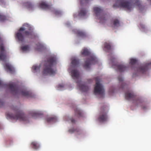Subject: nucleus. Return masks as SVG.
I'll return each mask as SVG.
<instances>
[{"mask_svg":"<svg viewBox=\"0 0 151 151\" xmlns=\"http://www.w3.org/2000/svg\"><path fill=\"white\" fill-rule=\"evenodd\" d=\"M56 63V59L54 57H50L47 59L45 62L42 71L43 75H54L56 73V69L52 68L54 64Z\"/></svg>","mask_w":151,"mask_h":151,"instance_id":"nucleus-1","label":"nucleus"},{"mask_svg":"<svg viewBox=\"0 0 151 151\" xmlns=\"http://www.w3.org/2000/svg\"><path fill=\"white\" fill-rule=\"evenodd\" d=\"M129 2L124 0H116L113 6L114 7H121L130 11L132 8V3H134L135 5L138 6L140 9L142 6L139 0H129Z\"/></svg>","mask_w":151,"mask_h":151,"instance_id":"nucleus-2","label":"nucleus"},{"mask_svg":"<svg viewBox=\"0 0 151 151\" xmlns=\"http://www.w3.org/2000/svg\"><path fill=\"white\" fill-rule=\"evenodd\" d=\"M12 111L14 114L7 113L6 115L9 118L14 120H19L20 121H26L27 117L25 116L22 111L17 106H13L12 108Z\"/></svg>","mask_w":151,"mask_h":151,"instance_id":"nucleus-3","label":"nucleus"},{"mask_svg":"<svg viewBox=\"0 0 151 151\" xmlns=\"http://www.w3.org/2000/svg\"><path fill=\"white\" fill-rule=\"evenodd\" d=\"M5 85L4 84L3 82L0 80V86H3ZM6 85L9 87L13 94H17L21 93L23 96L28 97H31L32 96L30 92L25 90H21L15 85L12 83Z\"/></svg>","mask_w":151,"mask_h":151,"instance_id":"nucleus-4","label":"nucleus"},{"mask_svg":"<svg viewBox=\"0 0 151 151\" xmlns=\"http://www.w3.org/2000/svg\"><path fill=\"white\" fill-rule=\"evenodd\" d=\"M24 27H21L19 30V32L16 34V37L19 41L23 42L24 40V36L32 39L35 37L36 36L32 32L25 31Z\"/></svg>","mask_w":151,"mask_h":151,"instance_id":"nucleus-5","label":"nucleus"},{"mask_svg":"<svg viewBox=\"0 0 151 151\" xmlns=\"http://www.w3.org/2000/svg\"><path fill=\"white\" fill-rule=\"evenodd\" d=\"M100 78L97 77L95 78L96 85L94 89V93L96 95L98 94L103 97L104 95V90L102 85L100 83Z\"/></svg>","mask_w":151,"mask_h":151,"instance_id":"nucleus-6","label":"nucleus"},{"mask_svg":"<svg viewBox=\"0 0 151 151\" xmlns=\"http://www.w3.org/2000/svg\"><path fill=\"white\" fill-rule=\"evenodd\" d=\"M108 110V108L106 106H104L101 108L98 118V120L99 122H104L107 121L108 119L107 114Z\"/></svg>","mask_w":151,"mask_h":151,"instance_id":"nucleus-7","label":"nucleus"},{"mask_svg":"<svg viewBox=\"0 0 151 151\" xmlns=\"http://www.w3.org/2000/svg\"><path fill=\"white\" fill-rule=\"evenodd\" d=\"M151 66V63L147 64L144 65L139 66L135 68L134 70L136 74L134 73L133 76H137L138 73H143L145 72L149 68H150V66Z\"/></svg>","mask_w":151,"mask_h":151,"instance_id":"nucleus-8","label":"nucleus"},{"mask_svg":"<svg viewBox=\"0 0 151 151\" xmlns=\"http://www.w3.org/2000/svg\"><path fill=\"white\" fill-rule=\"evenodd\" d=\"M93 9L97 18L100 20L101 22H103L106 20V15L104 14L103 11L102 10L97 7H94Z\"/></svg>","mask_w":151,"mask_h":151,"instance_id":"nucleus-9","label":"nucleus"},{"mask_svg":"<svg viewBox=\"0 0 151 151\" xmlns=\"http://www.w3.org/2000/svg\"><path fill=\"white\" fill-rule=\"evenodd\" d=\"M125 99L128 100H134L136 99V103L137 105L142 103V101L139 99H137L136 96L132 92L128 91L126 93L125 95Z\"/></svg>","mask_w":151,"mask_h":151,"instance_id":"nucleus-10","label":"nucleus"},{"mask_svg":"<svg viewBox=\"0 0 151 151\" xmlns=\"http://www.w3.org/2000/svg\"><path fill=\"white\" fill-rule=\"evenodd\" d=\"M96 61V58L93 56H91L85 61V65H84V68H86L89 67L90 65L94 63Z\"/></svg>","mask_w":151,"mask_h":151,"instance_id":"nucleus-11","label":"nucleus"},{"mask_svg":"<svg viewBox=\"0 0 151 151\" xmlns=\"http://www.w3.org/2000/svg\"><path fill=\"white\" fill-rule=\"evenodd\" d=\"M81 81H78L76 82L80 90L83 92H86L88 91L89 89L88 86L84 84H81Z\"/></svg>","mask_w":151,"mask_h":151,"instance_id":"nucleus-12","label":"nucleus"},{"mask_svg":"<svg viewBox=\"0 0 151 151\" xmlns=\"http://www.w3.org/2000/svg\"><path fill=\"white\" fill-rule=\"evenodd\" d=\"M0 50L1 51V53L0 54V60L4 61L6 58V56L5 47L2 43L0 45Z\"/></svg>","mask_w":151,"mask_h":151,"instance_id":"nucleus-13","label":"nucleus"},{"mask_svg":"<svg viewBox=\"0 0 151 151\" xmlns=\"http://www.w3.org/2000/svg\"><path fill=\"white\" fill-rule=\"evenodd\" d=\"M40 8L45 9H48L50 8L51 5L48 4L45 2H42L40 4Z\"/></svg>","mask_w":151,"mask_h":151,"instance_id":"nucleus-14","label":"nucleus"},{"mask_svg":"<svg viewBox=\"0 0 151 151\" xmlns=\"http://www.w3.org/2000/svg\"><path fill=\"white\" fill-rule=\"evenodd\" d=\"M72 76L74 79H78L79 78V72L77 70H73L71 71Z\"/></svg>","mask_w":151,"mask_h":151,"instance_id":"nucleus-15","label":"nucleus"},{"mask_svg":"<svg viewBox=\"0 0 151 151\" xmlns=\"http://www.w3.org/2000/svg\"><path fill=\"white\" fill-rule=\"evenodd\" d=\"M75 33L79 37H84L86 36V33L85 32L79 30H75L74 31Z\"/></svg>","mask_w":151,"mask_h":151,"instance_id":"nucleus-16","label":"nucleus"},{"mask_svg":"<svg viewBox=\"0 0 151 151\" xmlns=\"http://www.w3.org/2000/svg\"><path fill=\"white\" fill-rule=\"evenodd\" d=\"M4 67L7 70H8L11 73H13L14 72V68L9 63L5 64Z\"/></svg>","mask_w":151,"mask_h":151,"instance_id":"nucleus-17","label":"nucleus"},{"mask_svg":"<svg viewBox=\"0 0 151 151\" xmlns=\"http://www.w3.org/2000/svg\"><path fill=\"white\" fill-rule=\"evenodd\" d=\"M29 115L33 117L37 116L42 115V114L39 111H31L29 112Z\"/></svg>","mask_w":151,"mask_h":151,"instance_id":"nucleus-18","label":"nucleus"},{"mask_svg":"<svg viewBox=\"0 0 151 151\" xmlns=\"http://www.w3.org/2000/svg\"><path fill=\"white\" fill-rule=\"evenodd\" d=\"M117 68L118 71L120 72H122L126 70L127 68L123 65H119L117 66Z\"/></svg>","mask_w":151,"mask_h":151,"instance_id":"nucleus-19","label":"nucleus"},{"mask_svg":"<svg viewBox=\"0 0 151 151\" xmlns=\"http://www.w3.org/2000/svg\"><path fill=\"white\" fill-rule=\"evenodd\" d=\"M119 83L121 84L120 88H124L126 85V83L123 81V78L121 76H119L118 78Z\"/></svg>","mask_w":151,"mask_h":151,"instance_id":"nucleus-20","label":"nucleus"},{"mask_svg":"<svg viewBox=\"0 0 151 151\" xmlns=\"http://www.w3.org/2000/svg\"><path fill=\"white\" fill-rule=\"evenodd\" d=\"M81 53L83 55L88 56L91 53L87 49L85 48L82 50Z\"/></svg>","mask_w":151,"mask_h":151,"instance_id":"nucleus-21","label":"nucleus"},{"mask_svg":"<svg viewBox=\"0 0 151 151\" xmlns=\"http://www.w3.org/2000/svg\"><path fill=\"white\" fill-rule=\"evenodd\" d=\"M105 48L107 50H111L112 45L109 42H106L104 44Z\"/></svg>","mask_w":151,"mask_h":151,"instance_id":"nucleus-22","label":"nucleus"},{"mask_svg":"<svg viewBox=\"0 0 151 151\" xmlns=\"http://www.w3.org/2000/svg\"><path fill=\"white\" fill-rule=\"evenodd\" d=\"M120 25L119 20L118 19H115L113 22V26L114 27H117Z\"/></svg>","mask_w":151,"mask_h":151,"instance_id":"nucleus-23","label":"nucleus"},{"mask_svg":"<svg viewBox=\"0 0 151 151\" xmlns=\"http://www.w3.org/2000/svg\"><path fill=\"white\" fill-rule=\"evenodd\" d=\"M79 63V61L76 58L73 59L72 60L71 63L74 66H78Z\"/></svg>","mask_w":151,"mask_h":151,"instance_id":"nucleus-24","label":"nucleus"},{"mask_svg":"<svg viewBox=\"0 0 151 151\" xmlns=\"http://www.w3.org/2000/svg\"><path fill=\"white\" fill-rule=\"evenodd\" d=\"M75 115L78 117H80L82 116L81 111L77 108L75 109Z\"/></svg>","mask_w":151,"mask_h":151,"instance_id":"nucleus-25","label":"nucleus"},{"mask_svg":"<svg viewBox=\"0 0 151 151\" xmlns=\"http://www.w3.org/2000/svg\"><path fill=\"white\" fill-rule=\"evenodd\" d=\"M87 12L86 10L84 8H82L80 10V12L79 13V16L81 17L84 16L87 13Z\"/></svg>","mask_w":151,"mask_h":151,"instance_id":"nucleus-26","label":"nucleus"},{"mask_svg":"<svg viewBox=\"0 0 151 151\" xmlns=\"http://www.w3.org/2000/svg\"><path fill=\"white\" fill-rule=\"evenodd\" d=\"M56 117H48L47 119V121L48 122H55L57 121Z\"/></svg>","mask_w":151,"mask_h":151,"instance_id":"nucleus-27","label":"nucleus"},{"mask_svg":"<svg viewBox=\"0 0 151 151\" xmlns=\"http://www.w3.org/2000/svg\"><path fill=\"white\" fill-rule=\"evenodd\" d=\"M32 147L35 150L38 149L40 147L38 144L35 142H33L31 143Z\"/></svg>","mask_w":151,"mask_h":151,"instance_id":"nucleus-28","label":"nucleus"},{"mask_svg":"<svg viewBox=\"0 0 151 151\" xmlns=\"http://www.w3.org/2000/svg\"><path fill=\"white\" fill-rule=\"evenodd\" d=\"M81 131L80 129L78 128H77L76 129H75L74 128H72L71 129H70L69 130V131L70 132L72 133L74 132H79Z\"/></svg>","mask_w":151,"mask_h":151,"instance_id":"nucleus-29","label":"nucleus"},{"mask_svg":"<svg viewBox=\"0 0 151 151\" xmlns=\"http://www.w3.org/2000/svg\"><path fill=\"white\" fill-rule=\"evenodd\" d=\"M26 6L27 8L29 9H31L32 8L33 6L32 4L29 2H27L26 3Z\"/></svg>","mask_w":151,"mask_h":151,"instance_id":"nucleus-30","label":"nucleus"},{"mask_svg":"<svg viewBox=\"0 0 151 151\" xmlns=\"http://www.w3.org/2000/svg\"><path fill=\"white\" fill-rule=\"evenodd\" d=\"M137 60L134 59H130V64L132 65H135L137 63Z\"/></svg>","mask_w":151,"mask_h":151,"instance_id":"nucleus-31","label":"nucleus"},{"mask_svg":"<svg viewBox=\"0 0 151 151\" xmlns=\"http://www.w3.org/2000/svg\"><path fill=\"white\" fill-rule=\"evenodd\" d=\"M21 48L23 51H26L29 50V47L28 45H24Z\"/></svg>","mask_w":151,"mask_h":151,"instance_id":"nucleus-32","label":"nucleus"},{"mask_svg":"<svg viewBox=\"0 0 151 151\" xmlns=\"http://www.w3.org/2000/svg\"><path fill=\"white\" fill-rule=\"evenodd\" d=\"M6 18L5 16L0 13V21H3L6 19Z\"/></svg>","mask_w":151,"mask_h":151,"instance_id":"nucleus-33","label":"nucleus"},{"mask_svg":"<svg viewBox=\"0 0 151 151\" xmlns=\"http://www.w3.org/2000/svg\"><path fill=\"white\" fill-rule=\"evenodd\" d=\"M52 11L54 14L55 15H59L60 14V12L59 11L55 9H53Z\"/></svg>","mask_w":151,"mask_h":151,"instance_id":"nucleus-34","label":"nucleus"},{"mask_svg":"<svg viewBox=\"0 0 151 151\" xmlns=\"http://www.w3.org/2000/svg\"><path fill=\"white\" fill-rule=\"evenodd\" d=\"M32 69L34 70H37L39 69L40 68L36 65H34L32 67Z\"/></svg>","mask_w":151,"mask_h":151,"instance_id":"nucleus-35","label":"nucleus"},{"mask_svg":"<svg viewBox=\"0 0 151 151\" xmlns=\"http://www.w3.org/2000/svg\"><path fill=\"white\" fill-rule=\"evenodd\" d=\"M69 118V119H67L66 120L67 121H69V120H70L72 123H75V120L73 118Z\"/></svg>","mask_w":151,"mask_h":151,"instance_id":"nucleus-36","label":"nucleus"},{"mask_svg":"<svg viewBox=\"0 0 151 151\" xmlns=\"http://www.w3.org/2000/svg\"><path fill=\"white\" fill-rule=\"evenodd\" d=\"M4 104V102L2 100L0 99V107H1Z\"/></svg>","mask_w":151,"mask_h":151,"instance_id":"nucleus-37","label":"nucleus"},{"mask_svg":"<svg viewBox=\"0 0 151 151\" xmlns=\"http://www.w3.org/2000/svg\"><path fill=\"white\" fill-rule=\"evenodd\" d=\"M37 45L38 47H39L40 48H42L43 47V45L40 43H38V45Z\"/></svg>","mask_w":151,"mask_h":151,"instance_id":"nucleus-38","label":"nucleus"},{"mask_svg":"<svg viewBox=\"0 0 151 151\" xmlns=\"http://www.w3.org/2000/svg\"><path fill=\"white\" fill-rule=\"evenodd\" d=\"M89 0H82L81 1V4H82L83 2L84 1L85 2H87Z\"/></svg>","mask_w":151,"mask_h":151,"instance_id":"nucleus-39","label":"nucleus"},{"mask_svg":"<svg viewBox=\"0 0 151 151\" xmlns=\"http://www.w3.org/2000/svg\"><path fill=\"white\" fill-rule=\"evenodd\" d=\"M142 108L143 109H145L147 108V106H146L144 105V106H142Z\"/></svg>","mask_w":151,"mask_h":151,"instance_id":"nucleus-40","label":"nucleus"},{"mask_svg":"<svg viewBox=\"0 0 151 151\" xmlns=\"http://www.w3.org/2000/svg\"><path fill=\"white\" fill-rule=\"evenodd\" d=\"M63 87V85H60L58 86V88H61Z\"/></svg>","mask_w":151,"mask_h":151,"instance_id":"nucleus-41","label":"nucleus"},{"mask_svg":"<svg viewBox=\"0 0 151 151\" xmlns=\"http://www.w3.org/2000/svg\"><path fill=\"white\" fill-rule=\"evenodd\" d=\"M2 42V39L0 37V42Z\"/></svg>","mask_w":151,"mask_h":151,"instance_id":"nucleus-42","label":"nucleus"}]
</instances>
